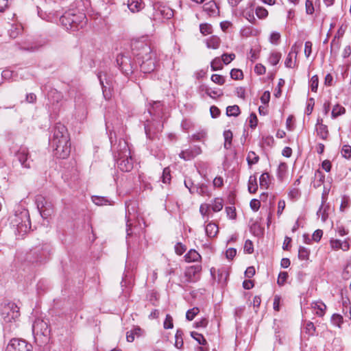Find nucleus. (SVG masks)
<instances>
[{
    "label": "nucleus",
    "mask_w": 351,
    "mask_h": 351,
    "mask_svg": "<svg viewBox=\"0 0 351 351\" xmlns=\"http://www.w3.org/2000/svg\"><path fill=\"white\" fill-rule=\"evenodd\" d=\"M142 334V330L139 327H136L133 330L128 331L126 334V339L128 342H133L135 339V336L139 337Z\"/></svg>",
    "instance_id": "obj_22"
},
{
    "label": "nucleus",
    "mask_w": 351,
    "mask_h": 351,
    "mask_svg": "<svg viewBox=\"0 0 351 351\" xmlns=\"http://www.w3.org/2000/svg\"><path fill=\"white\" fill-rule=\"evenodd\" d=\"M287 278H288L287 272H286V271L280 272V274L278 275V280H277L278 285L280 286L283 285L285 283Z\"/></svg>",
    "instance_id": "obj_50"
},
{
    "label": "nucleus",
    "mask_w": 351,
    "mask_h": 351,
    "mask_svg": "<svg viewBox=\"0 0 351 351\" xmlns=\"http://www.w3.org/2000/svg\"><path fill=\"white\" fill-rule=\"evenodd\" d=\"M324 202H325V197L324 196H322V203L317 213V215H322V220L323 221H325L328 217V214L326 213V208H324Z\"/></svg>",
    "instance_id": "obj_38"
},
{
    "label": "nucleus",
    "mask_w": 351,
    "mask_h": 351,
    "mask_svg": "<svg viewBox=\"0 0 351 351\" xmlns=\"http://www.w3.org/2000/svg\"><path fill=\"white\" fill-rule=\"evenodd\" d=\"M256 14L259 19H264L268 15V12L265 8L258 7L256 10Z\"/></svg>",
    "instance_id": "obj_52"
},
{
    "label": "nucleus",
    "mask_w": 351,
    "mask_h": 351,
    "mask_svg": "<svg viewBox=\"0 0 351 351\" xmlns=\"http://www.w3.org/2000/svg\"><path fill=\"white\" fill-rule=\"evenodd\" d=\"M75 110L82 115L86 114V101L84 96L78 95L75 99Z\"/></svg>",
    "instance_id": "obj_18"
},
{
    "label": "nucleus",
    "mask_w": 351,
    "mask_h": 351,
    "mask_svg": "<svg viewBox=\"0 0 351 351\" xmlns=\"http://www.w3.org/2000/svg\"><path fill=\"white\" fill-rule=\"evenodd\" d=\"M281 58V54L278 52H274L270 54L269 57V62L271 65H276Z\"/></svg>",
    "instance_id": "obj_37"
},
{
    "label": "nucleus",
    "mask_w": 351,
    "mask_h": 351,
    "mask_svg": "<svg viewBox=\"0 0 351 351\" xmlns=\"http://www.w3.org/2000/svg\"><path fill=\"white\" fill-rule=\"evenodd\" d=\"M287 171V165L285 162H281L277 169V176L280 180H283Z\"/></svg>",
    "instance_id": "obj_26"
},
{
    "label": "nucleus",
    "mask_w": 351,
    "mask_h": 351,
    "mask_svg": "<svg viewBox=\"0 0 351 351\" xmlns=\"http://www.w3.org/2000/svg\"><path fill=\"white\" fill-rule=\"evenodd\" d=\"M112 149L114 152V158L129 156L131 154L128 142L125 139H119L117 143L112 145Z\"/></svg>",
    "instance_id": "obj_11"
},
{
    "label": "nucleus",
    "mask_w": 351,
    "mask_h": 351,
    "mask_svg": "<svg viewBox=\"0 0 351 351\" xmlns=\"http://www.w3.org/2000/svg\"><path fill=\"white\" fill-rule=\"evenodd\" d=\"M310 84L311 90L313 92H317L319 84V78L317 75H315L311 77Z\"/></svg>",
    "instance_id": "obj_46"
},
{
    "label": "nucleus",
    "mask_w": 351,
    "mask_h": 351,
    "mask_svg": "<svg viewBox=\"0 0 351 351\" xmlns=\"http://www.w3.org/2000/svg\"><path fill=\"white\" fill-rule=\"evenodd\" d=\"M312 43L306 41L304 45V54L306 57L308 58L312 52Z\"/></svg>",
    "instance_id": "obj_59"
},
{
    "label": "nucleus",
    "mask_w": 351,
    "mask_h": 351,
    "mask_svg": "<svg viewBox=\"0 0 351 351\" xmlns=\"http://www.w3.org/2000/svg\"><path fill=\"white\" fill-rule=\"evenodd\" d=\"M317 135L323 140H326L329 135L328 126L323 123V119L318 118L315 125Z\"/></svg>",
    "instance_id": "obj_15"
},
{
    "label": "nucleus",
    "mask_w": 351,
    "mask_h": 351,
    "mask_svg": "<svg viewBox=\"0 0 351 351\" xmlns=\"http://www.w3.org/2000/svg\"><path fill=\"white\" fill-rule=\"evenodd\" d=\"M218 230L217 226L214 223H209L205 228L207 236L210 238L215 237L217 234Z\"/></svg>",
    "instance_id": "obj_23"
},
{
    "label": "nucleus",
    "mask_w": 351,
    "mask_h": 351,
    "mask_svg": "<svg viewBox=\"0 0 351 351\" xmlns=\"http://www.w3.org/2000/svg\"><path fill=\"white\" fill-rule=\"evenodd\" d=\"M250 206L254 211H257L260 208L261 202L256 199H253L250 201Z\"/></svg>",
    "instance_id": "obj_61"
},
{
    "label": "nucleus",
    "mask_w": 351,
    "mask_h": 351,
    "mask_svg": "<svg viewBox=\"0 0 351 351\" xmlns=\"http://www.w3.org/2000/svg\"><path fill=\"white\" fill-rule=\"evenodd\" d=\"M0 313L5 324L16 323L20 316L19 308L14 302L3 303Z\"/></svg>",
    "instance_id": "obj_4"
},
{
    "label": "nucleus",
    "mask_w": 351,
    "mask_h": 351,
    "mask_svg": "<svg viewBox=\"0 0 351 351\" xmlns=\"http://www.w3.org/2000/svg\"><path fill=\"white\" fill-rule=\"evenodd\" d=\"M50 252V246L44 243L32 248L27 256V258L32 263H41L48 258Z\"/></svg>",
    "instance_id": "obj_5"
},
{
    "label": "nucleus",
    "mask_w": 351,
    "mask_h": 351,
    "mask_svg": "<svg viewBox=\"0 0 351 351\" xmlns=\"http://www.w3.org/2000/svg\"><path fill=\"white\" fill-rule=\"evenodd\" d=\"M343 322V317L339 314H334L331 317V322L333 325L341 327V324Z\"/></svg>",
    "instance_id": "obj_42"
},
{
    "label": "nucleus",
    "mask_w": 351,
    "mask_h": 351,
    "mask_svg": "<svg viewBox=\"0 0 351 351\" xmlns=\"http://www.w3.org/2000/svg\"><path fill=\"white\" fill-rule=\"evenodd\" d=\"M60 21L66 29L71 31H77L86 25L87 20L84 13L69 10L60 17Z\"/></svg>",
    "instance_id": "obj_2"
},
{
    "label": "nucleus",
    "mask_w": 351,
    "mask_h": 351,
    "mask_svg": "<svg viewBox=\"0 0 351 351\" xmlns=\"http://www.w3.org/2000/svg\"><path fill=\"white\" fill-rule=\"evenodd\" d=\"M132 50L135 57V60L142 59L143 56H147L154 53L148 43L141 40H136L132 43Z\"/></svg>",
    "instance_id": "obj_6"
},
{
    "label": "nucleus",
    "mask_w": 351,
    "mask_h": 351,
    "mask_svg": "<svg viewBox=\"0 0 351 351\" xmlns=\"http://www.w3.org/2000/svg\"><path fill=\"white\" fill-rule=\"evenodd\" d=\"M136 202H130L126 203V218L127 219V234L131 235L132 234V232H130V226L131 223H130V221L131 220V216L132 215V213H134L135 208H136Z\"/></svg>",
    "instance_id": "obj_17"
},
{
    "label": "nucleus",
    "mask_w": 351,
    "mask_h": 351,
    "mask_svg": "<svg viewBox=\"0 0 351 351\" xmlns=\"http://www.w3.org/2000/svg\"><path fill=\"white\" fill-rule=\"evenodd\" d=\"M199 29L200 32L204 36L212 33V26L208 23L201 24Z\"/></svg>",
    "instance_id": "obj_44"
},
{
    "label": "nucleus",
    "mask_w": 351,
    "mask_h": 351,
    "mask_svg": "<svg viewBox=\"0 0 351 351\" xmlns=\"http://www.w3.org/2000/svg\"><path fill=\"white\" fill-rule=\"evenodd\" d=\"M49 138L53 154L59 158H67L71 152L70 137L67 128L63 124L57 123L51 130Z\"/></svg>",
    "instance_id": "obj_1"
},
{
    "label": "nucleus",
    "mask_w": 351,
    "mask_h": 351,
    "mask_svg": "<svg viewBox=\"0 0 351 351\" xmlns=\"http://www.w3.org/2000/svg\"><path fill=\"white\" fill-rule=\"evenodd\" d=\"M305 332L308 333L309 335H313L315 332V327L314 324L311 322H308L306 323L305 326Z\"/></svg>",
    "instance_id": "obj_53"
},
{
    "label": "nucleus",
    "mask_w": 351,
    "mask_h": 351,
    "mask_svg": "<svg viewBox=\"0 0 351 351\" xmlns=\"http://www.w3.org/2000/svg\"><path fill=\"white\" fill-rule=\"evenodd\" d=\"M259 157L254 152H250L247 156V161L250 166L256 164L258 162Z\"/></svg>",
    "instance_id": "obj_36"
},
{
    "label": "nucleus",
    "mask_w": 351,
    "mask_h": 351,
    "mask_svg": "<svg viewBox=\"0 0 351 351\" xmlns=\"http://www.w3.org/2000/svg\"><path fill=\"white\" fill-rule=\"evenodd\" d=\"M220 38L216 36H212L206 40V46L208 48L213 49H218L220 45Z\"/></svg>",
    "instance_id": "obj_24"
},
{
    "label": "nucleus",
    "mask_w": 351,
    "mask_h": 351,
    "mask_svg": "<svg viewBox=\"0 0 351 351\" xmlns=\"http://www.w3.org/2000/svg\"><path fill=\"white\" fill-rule=\"evenodd\" d=\"M346 112V109L344 107L337 104L335 105L332 110V118H337V117L343 114Z\"/></svg>",
    "instance_id": "obj_32"
},
{
    "label": "nucleus",
    "mask_w": 351,
    "mask_h": 351,
    "mask_svg": "<svg viewBox=\"0 0 351 351\" xmlns=\"http://www.w3.org/2000/svg\"><path fill=\"white\" fill-rule=\"evenodd\" d=\"M311 308L313 309L315 315L322 317L325 314L326 306L322 302L317 301L311 304Z\"/></svg>",
    "instance_id": "obj_20"
},
{
    "label": "nucleus",
    "mask_w": 351,
    "mask_h": 351,
    "mask_svg": "<svg viewBox=\"0 0 351 351\" xmlns=\"http://www.w3.org/2000/svg\"><path fill=\"white\" fill-rule=\"evenodd\" d=\"M183 331L181 329H178L176 334V342L175 346L177 348H181L183 346V339H182Z\"/></svg>",
    "instance_id": "obj_34"
},
{
    "label": "nucleus",
    "mask_w": 351,
    "mask_h": 351,
    "mask_svg": "<svg viewBox=\"0 0 351 351\" xmlns=\"http://www.w3.org/2000/svg\"><path fill=\"white\" fill-rule=\"evenodd\" d=\"M260 186L262 189H267L269 187L270 180L268 173H263L259 178Z\"/></svg>",
    "instance_id": "obj_28"
},
{
    "label": "nucleus",
    "mask_w": 351,
    "mask_h": 351,
    "mask_svg": "<svg viewBox=\"0 0 351 351\" xmlns=\"http://www.w3.org/2000/svg\"><path fill=\"white\" fill-rule=\"evenodd\" d=\"M15 157L23 167L27 169H29L31 167V162L32 160L29 158V150L27 147H20L15 154Z\"/></svg>",
    "instance_id": "obj_12"
},
{
    "label": "nucleus",
    "mask_w": 351,
    "mask_h": 351,
    "mask_svg": "<svg viewBox=\"0 0 351 351\" xmlns=\"http://www.w3.org/2000/svg\"><path fill=\"white\" fill-rule=\"evenodd\" d=\"M36 204L43 218L47 219L53 213V204L45 197L38 195L36 197Z\"/></svg>",
    "instance_id": "obj_7"
},
{
    "label": "nucleus",
    "mask_w": 351,
    "mask_h": 351,
    "mask_svg": "<svg viewBox=\"0 0 351 351\" xmlns=\"http://www.w3.org/2000/svg\"><path fill=\"white\" fill-rule=\"evenodd\" d=\"M230 76L234 80H241L243 77L241 70L238 69H233L230 71Z\"/></svg>",
    "instance_id": "obj_47"
},
{
    "label": "nucleus",
    "mask_w": 351,
    "mask_h": 351,
    "mask_svg": "<svg viewBox=\"0 0 351 351\" xmlns=\"http://www.w3.org/2000/svg\"><path fill=\"white\" fill-rule=\"evenodd\" d=\"M199 312V310L197 307H194L191 309L187 311L186 313V318L191 321L194 319L195 316Z\"/></svg>",
    "instance_id": "obj_45"
},
{
    "label": "nucleus",
    "mask_w": 351,
    "mask_h": 351,
    "mask_svg": "<svg viewBox=\"0 0 351 351\" xmlns=\"http://www.w3.org/2000/svg\"><path fill=\"white\" fill-rule=\"evenodd\" d=\"M24 217L25 219L21 223H19L18 224H16V230L19 234L22 235L27 232L30 229L29 216L27 215V213H25Z\"/></svg>",
    "instance_id": "obj_19"
},
{
    "label": "nucleus",
    "mask_w": 351,
    "mask_h": 351,
    "mask_svg": "<svg viewBox=\"0 0 351 351\" xmlns=\"http://www.w3.org/2000/svg\"><path fill=\"white\" fill-rule=\"evenodd\" d=\"M118 168L124 172H129L133 169V160L132 156L119 157L115 158Z\"/></svg>",
    "instance_id": "obj_13"
},
{
    "label": "nucleus",
    "mask_w": 351,
    "mask_h": 351,
    "mask_svg": "<svg viewBox=\"0 0 351 351\" xmlns=\"http://www.w3.org/2000/svg\"><path fill=\"white\" fill-rule=\"evenodd\" d=\"M185 245H182L181 243H178L175 245V251L176 253L178 255H182L186 251Z\"/></svg>",
    "instance_id": "obj_60"
},
{
    "label": "nucleus",
    "mask_w": 351,
    "mask_h": 351,
    "mask_svg": "<svg viewBox=\"0 0 351 351\" xmlns=\"http://www.w3.org/2000/svg\"><path fill=\"white\" fill-rule=\"evenodd\" d=\"M211 80L219 85H222L225 83V78L223 76L218 75V74H213L211 76Z\"/></svg>",
    "instance_id": "obj_49"
},
{
    "label": "nucleus",
    "mask_w": 351,
    "mask_h": 351,
    "mask_svg": "<svg viewBox=\"0 0 351 351\" xmlns=\"http://www.w3.org/2000/svg\"><path fill=\"white\" fill-rule=\"evenodd\" d=\"M341 154L343 157L350 158L351 157V147L350 145H343L341 149Z\"/></svg>",
    "instance_id": "obj_57"
},
{
    "label": "nucleus",
    "mask_w": 351,
    "mask_h": 351,
    "mask_svg": "<svg viewBox=\"0 0 351 351\" xmlns=\"http://www.w3.org/2000/svg\"><path fill=\"white\" fill-rule=\"evenodd\" d=\"M306 13L307 14H313L315 12V8L313 1L306 0L305 3Z\"/></svg>",
    "instance_id": "obj_51"
},
{
    "label": "nucleus",
    "mask_w": 351,
    "mask_h": 351,
    "mask_svg": "<svg viewBox=\"0 0 351 351\" xmlns=\"http://www.w3.org/2000/svg\"><path fill=\"white\" fill-rule=\"evenodd\" d=\"M184 259L188 263L197 262L201 259V256L196 250H190L184 256Z\"/></svg>",
    "instance_id": "obj_21"
},
{
    "label": "nucleus",
    "mask_w": 351,
    "mask_h": 351,
    "mask_svg": "<svg viewBox=\"0 0 351 351\" xmlns=\"http://www.w3.org/2000/svg\"><path fill=\"white\" fill-rule=\"evenodd\" d=\"M240 114V109L237 105L230 106L226 108V114L229 117H237Z\"/></svg>",
    "instance_id": "obj_31"
},
{
    "label": "nucleus",
    "mask_w": 351,
    "mask_h": 351,
    "mask_svg": "<svg viewBox=\"0 0 351 351\" xmlns=\"http://www.w3.org/2000/svg\"><path fill=\"white\" fill-rule=\"evenodd\" d=\"M173 325V319L170 315H167L165 320L164 322V328L166 329L172 328Z\"/></svg>",
    "instance_id": "obj_58"
},
{
    "label": "nucleus",
    "mask_w": 351,
    "mask_h": 351,
    "mask_svg": "<svg viewBox=\"0 0 351 351\" xmlns=\"http://www.w3.org/2000/svg\"><path fill=\"white\" fill-rule=\"evenodd\" d=\"M206 136V132L204 131H202L199 132H197L196 134H194L192 136V138L195 141H201L204 139Z\"/></svg>",
    "instance_id": "obj_63"
},
{
    "label": "nucleus",
    "mask_w": 351,
    "mask_h": 351,
    "mask_svg": "<svg viewBox=\"0 0 351 351\" xmlns=\"http://www.w3.org/2000/svg\"><path fill=\"white\" fill-rule=\"evenodd\" d=\"M195 193H197L201 195H208V187L205 184H202L199 186H195L193 189Z\"/></svg>",
    "instance_id": "obj_41"
},
{
    "label": "nucleus",
    "mask_w": 351,
    "mask_h": 351,
    "mask_svg": "<svg viewBox=\"0 0 351 351\" xmlns=\"http://www.w3.org/2000/svg\"><path fill=\"white\" fill-rule=\"evenodd\" d=\"M171 179V170L169 167H165L162 171V181L163 183L167 184L170 182Z\"/></svg>",
    "instance_id": "obj_39"
},
{
    "label": "nucleus",
    "mask_w": 351,
    "mask_h": 351,
    "mask_svg": "<svg viewBox=\"0 0 351 351\" xmlns=\"http://www.w3.org/2000/svg\"><path fill=\"white\" fill-rule=\"evenodd\" d=\"M214 212H219L223 208V202L221 199L216 198L210 206Z\"/></svg>",
    "instance_id": "obj_35"
},
{
    "label": "nucleus",
    "mask_w": 351,
    "mask_h": 351,
    "mask_svg": "<svg viewBox=\"0 0 351 351\" xmlns=\"http://www.w3.org/2000/svg\"><path fill=\"white\" fill-rule=\"evenodd\" d=\"M210 66L213 71H217L223 68L221 60L219 58H215L211 62Z\"/></svg>",
    "instance_id": "obj_40"
},
{
    "label": "nucleus",
    "mask_w": 351,
    "mask_h": 351,
    "mask_svg": "<svg viewBox=\"0 0 351 351\" xmlns=\"http://www.w3.org/2000/svg\"><path fill=\"white\" fill-rule=\"evenodd\" d=\"M201 270V266L199 265H193L189 267L186 269L184 271V278L185 282H195V275L199 273Z\"/></svg>",
    "instance_id": "obj_16"
},
{
    "label": "nucleus",
    "mask_w": 351,
    "mask_h": 351,
    "mask_svg": "<svg viewBox=\"0 0 351 351\" xmlns=\"http://www.w3.org/2000/svg\"><path fill=\"white\" fill-rule=\"evenodd\" d=\"M191 337L195 339L200 345H206V340L202 334L197 333L196 332H191Z\"/></svg>",
    "instance_id": "obj_43"
},
{
    "label": "nucleus",
    "mask_w": 351,
    "mask_h": 351,
    "mask_svg": "<svg viewBox=\"0 0 351 351\" xmlns=\"http://www.w3.org/2000/svg\"><path fill=\"white\" fill-rule=\"evenodd\" d=\"M47 95L49 98H53L56 99L57 102H58V101L62 98L61 93L55 89L51 90L49 93H48Z\"/></svg>",
    "instance_id": "obj_54"
},
{
    "label": "nucleus",
    "mask_w": 351,
    "mask_h": 351,
    "mask_svg": "<svg viewBox=\"0 0 351 351\" xmlns=\"http://www.w3.org/2000/svg\"><path fill=\"white\" fill-rule=\"evenodd\" d=\"M23 31V27L21 25H12L9 30L10 36L12 38H16Z\"/></svg>",
    "instance_id": "obj_30"
},
{
    "label": "nucleus",
    "mask_w": 351,
    "mask_h": 351,
    "mask_svg": "<svg viewBox=\"0 0 351 351\" xmlns=\"http://www.w3.org/2000/svg\"><path fill=\"white\" fill-rule=\"evenodd\" d=\"M258 189L257 180L255 176H251L248 180V191L250 193H254Z\"/></svg>",
    "instance_id": "obj_27"
},
{
    "label": "nucleus",
    "mask_w": 351,
    "mask_h": 351,
    "mask_svg": "<svg viewBox=\"0 0 351 351\" xmlns=\"http://www.w3.org/2000/svg\"><path fill=\"white\" fill-rule=\"evenodd\" d=\"M202 153V149L198 146L192 147L188 149L182 151L179 154L180 158L184 160H190Z\"/></svg>",
    "instance_id": "obj_14"
},
{
    "label": "nucleus",
    "mask_w": 351,
    "mask_h": 351,
    "mask_svg": "<svg viewBox=\"0 0 351 351\" xmlns=\"http://www.w3.org/2000/svg\"><path fill=\"white\" fill-rule=\"evenodd\" d=\"M206 93L211 97H214L215 96L219 97L223 95V92L220 90L207 89Z\"/></svg>",
    "instance_id": "obj_62"
},
{
    "label": "nucleus",
    "mask_w": 351,
    "mask_h": 351,
    "mask_svg": "<svg viewBox=\"0 0 351 351\" xmlns=\"http://www.w3.org/2000/svg\"><path fill=\"white\" fill-rule=\"evenodd\" d=\"M280 38V34L278 32H274L271 34L269 40L274 45H278Z\"/></svg>",
    "instance_id": "obj_55"
},
{
    "label": "nucleus",
    "mask_w": 351,
    "mask_h": 351,
    "mask_svg": "<svg viewBox=\"0 0 351 351\" xmlns=\"http://www.w3.org/2000/svg\"><path fill=\"white\" fill-rule=\"evenodd\" d=\"M32 332L35 341L40 346L49 340L50 329L48 324L43 319H37L34 321Z\"/></svg>",
    "instance_id": "obj_3"
},
{
    "label": "nucleus",
    "mask_w": 351,
    "mask_h": 351,
    "mask_svg": "<svg viewBox=\"0 0 351 351\" xmlns=\"http://www.w3.org/2000/svg\"><path fill=\"white\" fill-rule=\"evenodd\" d=\"M232 132L230 130H226L223 132V137H224V147L226 149H229L232 144Z\"/></svg>",
    "instance_id": "obj_29"
},
{
    "label": "nucleus",
    "mask_w": 351,
    "mask_h": 351,
    "mask_svg": "<svg viewBox=\"0 0 351 351\" xmlns=\"http://www.w3.org/2000/svg\"><path fill=\"white\" fill-rule=\"evenodd\" d=\"M143 2L142 0H129L128 1V8L132 12H138L142 8Z\"/></svg>",
    "instance_id": "obj_25"
},
{
    "label": "nucleus",
    "mask_w": 351,
    "mask_h": 351,
    "mask_svg": "<svg viewBox=\"0 0 351 351\" xmlns=\"http://www.w3.org/2000/svg\"><path fill=\"white\" fill-rule=\"evenodd\" d=\"M310 255V251L308 249L304 247H300L298 250V258L300 260L304 261L308 260Z\"/></svg>",
    "instance_id": "obj_33"
},
{
    "label": "nucleus",
    "mask_w": 351,
    "mask_h": 351,
    "mask_svg": "<svg viewBox=\"0 0 351 351\" xmlns=\"http://www.w3.org/2000/svg\"><path fill=\"white\" fill-rule=\"evenodd\" d=\"M244 251L248 254H252L254 252L253 243L249 239L246 240L245 242Z\"/></svg>",
    "instance_id": "obj_56"
},
{
    "label": "nucleus",
    "mask_w": 351,
    "mask_h": 351,
    "mask_svg": "<svg viewBox=\"0 0 351 351\" xmlns=\"http://www.w3.org/2000/svg\"><path fill=\"white\" fill-rule=\"evenodd\" d=\"M135 61L136 63L139 65L142 72L144 73H149L154 71L156 67V53H153L147 56H143V58H141Z\"/></svg>",
    "instance_id": "obj_8"
},
{
    "label": "nucleus",
    "mask_w": 351,
    "mask_h": 351,
    "mask_svg": "<svg viewBox=\"0 0 351 351\" xmlns=\"http://www.w3.org/2000/svg\"><path fill=\"white\" fill-rule=\"evenodd\" d=\"M254 71L258 74V75H263L265 73L266 71V69L265 67L262 65L261 64H257L255 67H254Z\"/></svg>",
    "instance_id": "obj_64"
},
{
    "label": "nucleus",
    "mask_w": 351,
    "mask_h": 351,
    "mask_svg": "<svg viewBox=\"0 0 351 351\" xmlns=\"http://www.w3.org/2000/svg\"><path fill=\"white\" fill-rule=\"evenodd\" d=\"M92 200L96 205L98 206L104 205L108 202V200L104 197L93 196Z\"/></svg>",
    "instance_id": "obj_48"
},
{
    "label": "nucleus",
    "mask_w": 351,
    "mask_h": 351,
    "mask_svg": "<svg viewBox=\"0 0 351 351\" xmlns=\"http://www.w3.org/2000/svg\"><path fill=\"white\" fill-rule=\"evenodd\" d=\"M117 63L125 75H129L133 73L134 71L136 68V64H134L132 62L130 57L123 54H119L117 56Z\"/></svg>",
    "instance_id": "obj_9"
},
{
    "label": "nucleus",
    "mask_w": 351,
    "mask_h": 351,
    "mask_svg": "<svg viewBox=\"0 0 351 351\" xmlns=\"http://www.w3.org/2000/svg\"><path fill=\"white\" fill-rule=\"evenodd\" d=\"M32 346L25 340L12 339L6 347L5 351H32Z\"/></svg>",
    "instance_id": "obj_10"
}]
</instances>
